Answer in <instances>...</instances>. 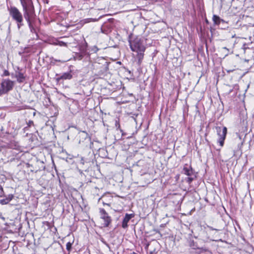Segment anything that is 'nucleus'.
I'll return each instance as SVG.
<instances>
[{
	"label": "nucleus",
	"instance_id": "obj_11",
	"mask_svg": "<svg viewBox=\"0 0 254 254\" xmlns=\"http://www.w3.org/2000/svg\"><path fill=\"white\" fill-rule=\"evenodd\" d=\"M21 5L23 7V9H26L27 8L33 6L31 5V0H20Z\"/></svg>",
	"mask_w": 254,
	"mask_h": 254
},
{
	"label": "nucleus",
	"instance_id": "obj_14",
	"mask_svg": "<svg viewBox=\"0 0 254 254\" xmlns=\"http://www.w3.org/2000/svg\"><path fill=\"white\" fill-rule=\"evenodd\" d=\"M194 176H189L186 179V181L189 184H190L192 181L195 178Z\"/></svg>",
	"mask_w": 254,
	"mask_h": 254
},
{
	"label": "nucleus",
	"instance_id": "obj_24",
	"mask_svg": "<svg viewBox=\"0 0 254 254\" xmlns=\"http://www.w3.org/2000/svg\"><path fill=\"white\" fill-rule=\"evenodd\" d=\"M79 58H80V60L82 59V58H83V56H82V55H80Z\"/></svg>",
	"mask_w": 254,
	"mask_h": 254
},
{
	"label": "nucleus",
	"instance_id": "obj_25",
	"mask_svg": "<svg viewBox=\"0 0 254 254\" xmlns=\"http://www.w3.org/2000/svg\"><path fill=\"white\" fill-rule=\"evenodd\" d=\"M45 2L46 3H48L49 2V0H45Z\"/></svg>",
	"mask_w": 254,
	"mask_h": 254
},
{
	"label": "nucleus",
	"instance_id": "obj_16",
	"mask_svg": "<svg viewBox=\"0 0 254 254\" xmlns=\"http://www.w3.org/2000/svg\"><path fill=\"white\" fill-rule=\"evenodd\" d=\"M12 196H11L10 197L7 198L6 199H3L1 200V203L3 204L8 203L12 199Z\"/></svg>",
	"mask_w": 254,
	"mask_h": 254
},
{
	"label": "nucleus",
	"instance_id": "obj_26",
	"mask_svg": "<svg viewBox=\"0 0 254 254\" xmlns=\"http://www.w3.org/2000/svg\"><path fill=\"white\" fill-rule=\"evenodd\" d=\"M235 37V34L232 35V38H234Z\"/></svg>",
	"mask_w": 254,
	"mask_h": 254
},
{
	"label": "nucleus",
	"instance_id": "obj_18",
	"mask_svg": "<svg viewBox=\"0 0 254 254\" xmlns=\"http://www.w3.org/2000/svg\"><path fill=\"white\" fill-rule=\"evenodd\" d=\"M9 75H10V73L9 72V71L5 69L3 71L2 76H9Z\"/></svg>",
	"mask_w": 254,
	"mask_h": 254
},
{
	"label": "nucleus",
	"instance_id": "obj_21",
	"mask_svg": "<svg viewBox=\"0 0 254 254\" xmlns=\"http://www.w3.org/2000/svg\"><path fill=\"white\" fill-rule=\"evenodd\" d=\"M32 124H33V121H29V122H28V125L29 126H31V125H32Z\"/></svg>",
	"mask_w": 254,
	"mask_h": 254
},
{
	"label": "nucleus",
	"instance_id": "obj_2",
	"mask_svg": "<svg viewBox=\"0 0 254 254\" xmlns=\"http://www.w3.org/2000/svg\"><path fill=\"white\" fill-rule=\"evenodd\" d=\"M9 15L17 24L18 29L24 25L23 16L21 12L15 6H11L8 8Z\"/></svg>",
	"mask_w": 254,
	"mask_h": 254
},
{
	"label": "nucleus",
	"instance_id": "obj_15",
	"mask_svg": "<svg viewBox=\"0 0 254 254\" xmlns=\"http://www.w3.org/2000/svg\"><path fill=\"white\" fill-rule=\"evenodd\" d=\"M28 24V26L30 28V31L32 33H36V30L35 28L33 27V26L32 25V22L29 23Z\"/></svg>",
	"mask_w": 254,
	"mask_h": 254
},
{
	"label": "nucleus",
	"instance_id": "obj_27",
	"mask_svg": "<svg viewBox=\"0 0 254 254\" xmlns=\"http://www.w3.org/2000/svg\"><path fill=\"white\" fill-rule=\"evenodd\" d=\"M224 49H225L226 50H228L226 47H224Z\"/></svg>",
	"mask_w": 254,
	"mask_h": 254
},
{
	"label": "nucleus",
	"instance_id": "obj_19",
	"mask_svg": "<svg viewBox=\"0 0 254 254\" xmlns=\"http://www.w3.org/2000/svg\"><path fill=\"white\" fill-rule=\"evenodd\" d=\"M99 50L98 48L96 46H94L92 49V51H93L95 53L97 52V51Z\"/></svg>",
	"mask_w": 254,
	"mask_h": 254
},
{
	"label": "nucleus",
	"instance_id": "obj_6",
	"mask_svg": "<svg viewBox=\"0 0 254 254\" xmlns=\"http://www.w3.org/2000/svg\"><path fill=\"white\" fill-rule=\"evenodd\" d=\"M100 215L101 219L104 221L103 226L105 227H108L112 221L111 217L103 208L100 209Z\"/></svg>",
	"mask_w": 254,
	"mask_h": 254
},
{
	"label": "nucleus",
	"instance_id": "obj_3",
	"mask_svg": "<svg viewBox=\"0 0 254 254\" xmlns=\"http://www.w3.org/2000/svg\"><path fill=\"white\" fill-rule=\"evenodd\" d=\"M0 96L7 94L11 91L14 85V82L9 79H3L0 84Z\"/></svg>",
	"mask_w": 254,
	"mask_h": 254
},
{
	"label": "nucleus",
	"instance_id": "obj_8",
	"mask_svg": "<svg viewBox=\"0 0 254 254\" xmlns=\"http://www.w3.org/2000/svg\"><path fill=\"white\" fill-rule=\"evenodd\" d=\"M183 172L185 174L188 176H194L196 177L194 171L193 170L191 167L188 164H185L184 166Z\"/></svg>",
	"mask_w": 254,
	"mask_h": 254
},
{
	"label": "nucleus",
	"instance_id": "obj_7",
	"mask_svg": "<svg viewBox=\"0 0 254 254\" xmlns=\"http://www.w3.org/2000/svg\"><path fill=\"white\" fill-rule=\"evenodd\" d=\"M17 69L18 70L15 71V74H11V76L12 77L16 78L18 83H23L25 80V76L24 75L23 73L20 71L19 67L17 68Z\"/></svg>",
	"mask_w": 254,
	"mask_h": 254
},
{
	"label": "nucleus",
	"instance_id": "obj_5",
	"mask_svg": "<svg viewBox=\"0 0 254 254\" xmlns=\"http://www.w3.org/2000/svg\"><path fill=\"white\" fill-rule=\"evenodd\" d=\"M24 12V17L27 23L32 22L35 18V13L33 6L23 9Z\"/></svg>",
	"mask_w": 254,
	"mask_h": 254
},
{
	"label": "nucleus",
	"instance_id": "obj_12",
	"mask_svg": "<svg viewBox=\"0 0 254 254\" xmlns=\"http://www.w3.org/2000/svg\"><path fill=\"white\" fill-rule=\"evenodd\" d=\"M212 20L214 23L217 25H219L221 21H222V20L220 18L216 15H214L213 16Z\"/></svg>",
	"mask_w": 254,
	"mask_h": 254
},
{
	"label": "nucleus",
	"instance_id": "obj_4",
	"mask_svg": "<svg viewBox=\"0 0 254 254\" xmlns=\"http://www.w3.org/2000/svg\"><path fill=\"white\" fill-rule=\"evenodd\" d=\"M215 128L217 134L219 136L218 142L222 147L224 145V140L226 138L227 132V127H216Z\"/></svg>",
	"mask_w": 254,
	"mask_h": 254
},
{
	"label": "nucleus",
	"instance_id": "obj_20",
	"mask_svg": "<svg viewBox=\"0 0 254 254\" xmlns=\"http://www.w3.org/2000/svg\"><path fill=\"white\" fill-rule=\"evenodd\" d=\"M209 229H210V230H215V231H219V230H218V229H214V228H212V227H209Z\"/></svg>",
	"mask_w": 254,
	"mask_h": 254
},
{
	"label": "nucleus",
	"instance_id": "obj_22",
	"mask_svg": "<svg viewBox=\"0 0 254 254\" xmlns=\"http://www.w3.org/2000/svg\"><path fill=\"white\" fill-rule=\"evenodd\" d=\"M55 61L62 62V63H64L65 62V61H61V60H55Z\"/></svg>",
	"mask_w": 254,
	"mask_h": 254
},
{
	"label": "nucleus",
	"instance_id": "obj_1",
	"mask_svg": "<svg viewBox=\"0 0 254 254\" xmlns=\"http://www.w3.org/2000/svg\"><path fill=\"white\" fill-rule=\"evenodd\" d=\"M128 42L131 50L136 53L134 57L137 60V64L140 65L144 58V53L146 50L144 41L138 36H129Z\"/></svg>",
	"mask_w": 254,
	"mask_h": 254
},
{
	"label": "nucleus",
	"instance_id": "obj_17",
	"mask_svg": "<svg viewBox=\"0 0 254 254\" xmlns=\"http://www.w3.org/2000/svg\"><path fill=\"white\" fill-rule=\"evenodd\" d=\"M72 245V243L70 242H68L66 243V249L68 252H69L71 250Z\"/></svg>",
	"mask_w": 254,
	"mask_h": 254
},
{
	"label": "nucleus",
	"instance_id": "obj_10",
	"mask_svg": "<svg viewBox=\"0 0 254 254\" xmlns=\"http://www.w3.org/2000/svg\"><path fill=\"white\" fill-rule=\"evenodd\" d=\"M72 77L71 72H64L57 78V80L70 79Z\"/></svg>",
	"mask_w": 254,
	"mask_h": 254
},
{
	"label": "nucleus",
	"instance_id": "obj_13",
	"mask_svg": "<svg viewBox=\"0 0 254 254\" xmlns=\"http://www.w3.org/2000/svg\"><path fill=\"white\" fill-rule=\"evenodd\" d=\"M54 45H59L60 46H67V44L63 41L57 40L56 42L54 43Z\"/></svg>",
	"mask_w": 254,
	"mask_h": 254
},
{
	"label": "nucleus",
	"instance_id": "obj_9",
	"mask_svg": "<svg viewBox=\"0 0 254 254\" xmlns=\"http://www.w3.org/2000/svg\"><path fill=\"white\" fill-rule=\"evenodd\" d=\"M134 216L133 214H126L122 222V227L123 228H126L127 227V223Z\"/></svg>",
	"mask_w": 254,
	"mask_h": 254
},
{
	"label": "nucleus",
	"instance_id": "obj_23",
	"mask_svg": "<svg viewBox=\"0 0 254 254\" xmlns=\"http://www.w3.org/2000/svg\"><path fill=\"white\" fill-rule=\"evenodd\" d=\"M103 203L104 205H107L110 206V204H109V203H105V202H103Z\"/></svg>",
	"mask_w": 254,
	"mask_h": 254
}]
</instances>
